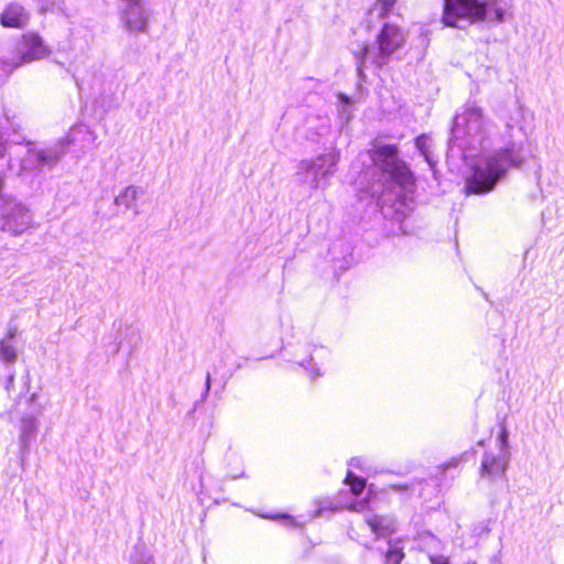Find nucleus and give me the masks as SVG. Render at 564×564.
Segmentation results:
<instances>
[{
    "label": "nucleus",
    "mask_w": 564,
    "mask_h": 564,
    "mask_svg": "<svg viewBox=\"0 0 564 564\" xmlns=\"http://www.w3.org/2000/svg\"><path fill=\"white\" fill-rule=\"evenodd\" d=\"M37 432V420L33 415H24L20 422V449L21 455L24 457L29 453L30 444L35 437Z\"/></svg>",
    "instance_id": "f8f14e48"
},
{
    "label": "nucleus",
    "mask_w": 564,
    "mask_h": 564,
    "mask_svg": "<svg viewBox=\"0 0 564 564\" xmlns=\"http://www.w3.org/2000/svg\"><path fill=\"white\" fill-rule=\"evenodd\" d=\"M415 145H416L417 150L421 152V154L424 156V159L426 160L429 165L431 167H433L436 162L433 159L432 153H431V147H432L431 138H429L425 134L419 135L415 139Z\"/></svg>",
    "instance_id": "a211bd4d"
},
{
    "label": "nucleus",
    "mask_w": 564,
    "mask_h": 564,
    "mask_svg": "<svg viewBox=\"0 0 564 564\" xmlns=\"http://www.w3.org/2000/svg\"><path fill=\"white\" fill-rule=\"evenodd\" d=\"M507 129H508V131H510L512 129V126L510 123H508Z\"/></svg>",
    "instance_id": "7c9ffc66"
},
{
    "label": "nucleus",
    "mask_w": 564,
    "mask_h": 564,
    "mask_svg": "<svg viewBox=\"0 0 564 564\" xmlns=\"http://www.w3.org/2000/svg\"><path fill=\"white\" fill-rule=\"evenodd\" d=\"M367 523L378 536H386L395 530L393 520L383 516H372L367 519Z\"/></svg>",
    "instance_id": "4468645a"
},
{
    "label": "nucleus",
    "mask_w": 564,
    "mask_h": 564,
    "mask_svg": "<svg viewBox=\"0 0 564 564\" xmlns=\"http://www.w3.org/2000/svg\"><path fill=\"white\" fill-rule=\"evenodd\" d=\"M404 42V34L398 25L384 23L372 45L362 44L352 50L359 76L364 75V68L368 65H373L377 68L387 65L391 55L402 47Z\"/></svg>",
    "instance_id": "7ed1b4c3"
},
{
    "label": "nucleus",
    "mask_w": 564,
    "mask_h": 564,
    "mask_svg": "<svg viewBox=\"0 0 564 564\" xmlns=\"http://www.w3.org/2000/svg\"><path fill=\"white\" fill-rule=\"evenodd\" d=\"M3 178L2 176H0V206L3 204V202H6L9 197H4L2 196V189H3Z\"/></svg>",
    "instance_id": "a878e982"
},
{
    "label": "nucleus",
    "mask_w": 564,
    "mask_h": 564,
    "mask_svg": "<svg viewBox=\"0 0 564 564\" xmlns=\"http://www.w3.org/2000/svg\"><path fill=\"white\" fill-rule=\"evenodd\" d=\"M21 63H29L45 57L48 54L43 40L35 33H28L22 36Z\"/></svg>",
    "instance_id": "1a4fd4ad"
},
{
    "label": "nucleus",
    "mask_w": 564,
    "mask_h": 564,
    "mask_svg": "<svg viewBox=\"0 0 564 564\" xmlns=\"http://www.w3.org/2000/svg\"><path fill=\"white\" fill-rule=\"evenodd\" d=\"M36 397H37V394H36V393H32V394H31V397H30V399H29V400H30V402L35 401Z\"/></svg>",
    "instance_id": "c85d7f7f"
},
{
    "label": "nucleus",
    "mask_w": 564,
    "mask_h": 564,
    "mask_svg": "<svg viewBox=\"0 0 564 564\" xmlns=\"http://www.w3.org/2000/svg\"><path fill=\"white\" fill-rule=\"evenodd\" d=\"M430 561L431 564H449L448 558L443 555H431Z\"/></svg>",
    "instance_id": "b1692460"
},
{
    "label": "nucleus",
    "mask_w": 564,
    "mask_h": 564,
    "mask_svg": "<svg viewBox=\"0 0 564 564\" xmlns=\"http://www.w3.org/2000/svg\"><path fill=\"white\" fill-rule=\"evenodd\" d=\"M30 20L28 11L18 3L9 4L1 14V24L6 28H24Z\"/></svg>",
    "instance_id": "9b49d317"
},
{
    "label": "nucleus",
    "mask_w": 564,
    "mask_h": 564,
    "mask_svg": "<svg viewBox=\"0 0 564 564\" xmlns=\"http://www.w3.org/2000/svg\"><path fill=\"white\" fill-rule=\"evenodd\" d=\"M365 506H366V501L362 500V501H359V502L352 505L351 509L360 511V510H362L365 508Z\"/></svg>",
    "instance_id": "bb28decb"
},
{
    "label": "nucleus",
    "mask_w": 564,
    "mask_h": 564,
    "mask_svg": "<svg viewBox=\"0 0 564 564\" xmlns=\"http://www.w3.org/2000/svg\"><path fill=\"white\" fill-rule=\"evenodd\" d=\"M313 169V161L312 160H302L297 164V181L302 186H305L308 189H317L322 188L321 182L317 181L316 175L314 173Z\"/></svg>",
    "instance_id": "ddd939ff"
},
{
    "label": "nucleus",
    "mask_w": 564,
    "mask_h": 564,
    "mask_svg": "<svg viewBox=\"0 0 564 564\" xmlns=\"http://www.w3.org/2000/svg\"><path fill=\"white\" fill-rule=\"evenodd\" d=\"M15 144L25 143L26 152L22 159L14 162L12 159L8 162V169L18 174L31 173L39 175L45 170H52L58 164L62 158L67 153L70 141L67 138L57 140L50 147L37 149L32 141L24 139L14 141Z\"/></svg>",
    "instance_id": "20e7f679"
},
{
    "label": "nucleus",
    "mask_w": 564,
    "mask_h": 564,
    "mask_svg": "<svg viewBox=\"0 0 564 564\" xmlns=\"http://www.w3.org/2000/svg\"><path fill=\"white\" fill-rule=\"evenodd\" d=\"M143 193L140 187L130 185L124 188L116 198L115 204L117 206H123L124 209H130L135 206V202L139 196Z\"/></svg>",
    "instance_id": "2eb2a0df"
},
{
    "label": "nucleus",
    "mask_w": 564,
    "mask_h": 564,
    "mask_svg": "<svg viewBox=\"0 0 564 564\" xmlns=\"http://www.w3.org/2000/svg\"><path fill=\"white\" fill-rule=\"evenodd\" d=\"M498 442H499V452L500 453H510L509 452V448H508V432L506 429H502L499 437H498Z\"/></svg>",
    "instance_id": "5701e85b"
},
{
    "label": "nucleus",
    "mask_w": 564,
    "mask_h": 564,
    "mask_svg": "<svg viewBox=\"0 0 564 564\" xmlns=\"http://www.w3.org/2000/svg\"><path fill=\"white\" fill-rule=\"evenodd\" d=\"M345 481L350 486V490L355 496L360 495L366 486V480L364 478L357 477L351 471H348Z\"/></svg>",
    "instance_id": "6ab92c4d"
},
{
    "label": "nucleus",
    "mask_w": 564,
    "mask_h": 564,
    "mask_svg": "<svg viewBox=\"0 0 564 564\" xmlns=\"http://www.w3.org/2000/svg\"><path fill=\"white\" fill-rule=\"evenodd\" d=\"M378 199L382 200L383 203L386 202L384 193L383 192L378 196Z\"/></svg>",
    "instance_id": "cd10ccee"
},
{
    "label": "nucleus",
    "mask_w": 564,
    "mask_h": 564,
    "mask_svg": "<svg viewBox=\"0 0 564 564\" xmlns=\"http://www.w3.org/2000/svg\"><path fill=\"white\" fill-rule=\"evenodd\" d=\"M33 216L29 208L14 198L9 197L0 206V228L18 236L31 228Z\"/></svg>",
    "instance_id": "423d86ee"
},
{
    "label": "nucleus",
    "mask_w": 564,
    "mask_h": 564,
    "mask_svg": "<svg viewBox=\"0 0 564 564\" xmlns=\"http://www.w3.org/2000/svg\"><path fill=\"white\" fill-rule=\"evenodd\" d=\"M210 383H212V377H210V373L207 372L206 380H205V390H204V393L202 394V400H205L208 397L209 391H210Z\"/></svg>",
    "instance_id": "393cba45"
},
{
    "label": "nucleus",
    "mask_w": 564,
    "mask_h": 564,
    "mask_svg": "<svg viewBox=\"0 0 564 564\" xmlns=\"http://www.w3.org/2000/svg\"><path fill=\"white\" fill-rule=\"evenodd\" d=\"M510 459V453L486 452L481 459L480 476L490 480L505 475Z\"/></svg>",
    "instance_id": "0eeeda50"
},
{
    "label": "nucleus",
    "mask_w": 564,
    "mask_h": 564,
    "mask_svg": "<svg viewBox=\"0 0 564 564\" xmlns=\"http://www.w3.org/2000/svg\"><path fill=\"white\" fill-rule=\"evenodd\" d=\"M383 555L384 564H400L404 558L402 542L400 540L389 541Z\"/></svg>",
    "instance_id": "f3484780"
},
{
    "label": "nucleus",
    "mask_w": 564,
    "mask_h": 564,
    "mask_svg": "<svg viewBox=\"0 0 564 564\" xmlns=\"http://www.w3.org/2000/svg\"><path fill=\"white\" fill-rule=\"evenodd\" d=\"M141 333L137 327L128 326L124 328L122 338L118 343V349L128 347L129 354H132L141 343Z\"/></svg>",
    "instance_id": "dca6fc26"
},
{
    "label": "nucleus",
    "mask_w": 564,
    "mask_h": 564,
    "mask_svg": "<svg viewBox=\"0 0 564 564\" xmlns=\"http://www.w3.org/2000/svg\"><path fill=\"white\" fill-rule=\"evenodd\" d=\"M506 14L503 0H444L442 21L446 26L464 29L480 21L501 23Z\"/></svg>",
    "instance_id": "f03ea898"
},
{
    "label": "nucleus",
    "mask_w": 564,
    "mask_h": 564,
    "mask_svg": "<svg viewBox=\"0 0 564 564\" xmlns=\"http://www.w3.org/2000/svg\"><path fill=\"white\" fill-rule=\"evenodd\" d=\"M466 564H477L476 562L471 561V562H468Z\"/></svg>",
    "instance_id": "2f4dec72"
},
{
    "label": "nucleus",
    "mask_w": 564,
    "mask_h": 564,
    "mask_svg": "<svg viewBox=\"0 0 564 564\" xmlns=\"http://www.w3.org/2000/svg\"><path fill=\"white\" fill-rule=\"evenodd\" d=\"M490 144L489 122L482 108L474 102L465 104L454 117L448 145L465 156L481 154L474 164L471 176L466 180L468 194L492 191L509 169L520 167L525 162L522 143L509 142L499 150L487 151Z\"/></svg>",
    "instance_id": "f257e3e1"
},
{
    "label": "nucleus",
    "mask_w": 564,
    "mask_h": 564,
    "mask_svg": "<svg viewBox=\"0 0 564 564\" xmlns=\"http://www.w3.org/2000/svg\"><path fill=\"white\" fill-rule=\"evenodd\" d=\"M0 358L7 362H14L17 359L15 348L4 340H0Z\"/></svg>",
    "instance_id": "412c9836"
},
{
    "label": "nucleus",
    "mask_w": 564,
    "mask_h": 564,
    "mask_svg": "<svg viewBox=\"0 0 564 564\" xmlns=\"http://www.w3.org/2000/svg\"><path fill=\"white\" fill-rule=\"evenodd\" d=\"M395 0H377L375 8L370 11V14L378 13L379 18H386L387 14L393 9Z\"/></svg>",
    "instance_id": "aec40b11"
},
{
    "label": "nucleus",
    "mask_w": 564,
    "mask_h": 564,
    "mask_svg": "<svg viewBox=\"0 0 564 564\" xmlns=\"http://www.w3.org/2000/svg\"><path fill=\"white\" fill-rule=\"evenodd\" d=\"M35 1L37 2L41 12L61 9L64 3L63 0H35Z\"/></svg>",
    "instance_id": "4be33fe9"
},
{
    "label": "nucleus",
    "mask_w": 564,
    "mask_h": 564,
    "mask_svg": "<svg viewBox=\"0 0 564 564\" xmlns=\"http://www.w3.org/2000/svg\"><path fill=\"white\" fill-rule=\"evenodd\" d=\"M373 164L381 170L387 186L393 185L406 188L413 184V175L406 165L398 158L397 145H375L369 150Z\"/></svg>",
    "instance_id": "39448f33"
},
{
    "label": "nucleus",
    "mask_w": 564,
    "mask_h": 564,
    "mask_svg": "<svg viewBox=\"0 0 564 564\" xmlns=\"http://www.w3.org/2000/svg\"><path fill=\"white\" fill-rule=\"evenodd\" d=\"M126 9L122 12V21L131 32H142L147 29L148 17L140 0H124Z\"/></svg>",
    "instance_id": "6e6552de"
},
{
    "label": "nucleus",
    "mask_w": 564,
    "mask_h": 564,
    "mask_svg": "<svg viewBox=\"0 0 564 564\" xmlns=\"http://www.w3.org/2000/svg\"><path fill=\"white\" fill-rule=\"evenodd\" d=\"M313 161V171L322 188L328 185V178L335 173L338 156L335 153H325L318 155Z\"/></svg>",
    "instance_id": "9d476101"
},
{
    "label": "nucleus",
    "mask_w": 564,
    "mask_h": 564,
    "mask_svg": "<svg viewBox=\"0 0 564 564\" xmlns=\"http://www.w3.org/2000/svg\"><path fill=\"white\" fill-rule=\"evenodd\" d=\"M356 462H358V459L357 458H352L351 459V465L356 466V464H355Z\"/></svg>",
    "instance_id": "c756f323"
}]
</instances>
